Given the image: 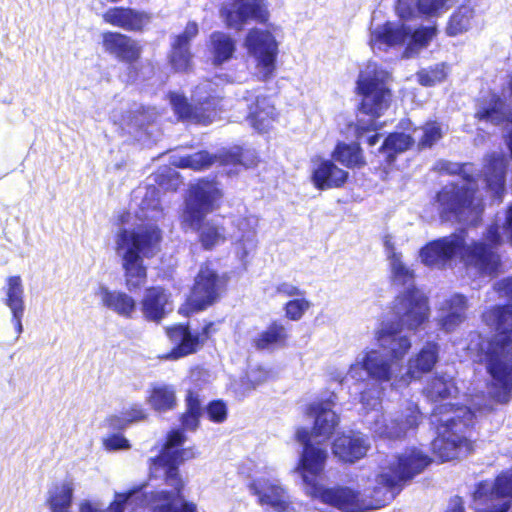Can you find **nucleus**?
Returning a JSON list of instances; mask_svg holds the SVG:
<instances>
[{
    "label": "nucleus",
    "mask_w": 512,
    "mask_h": 512,
    "mask_svg": "<svg viewBox=\"0 0 512 512\" xmlns=\"http://www.w3.org/2000/svg\"><path fill=\"white\" fill-rule=\"evenodd\" d=\"M334 398L335 395L331 394L328 399L314 401L308 407V415L315 418L314 427L311 433L304 428L296 432V439L304 449L295 471L302 478L304 493L312 499L345 512L378 509L395 497L405 481L421 473L431 459L418 448H408L381 466L380 472L374 479H368L361 491L348 487L324 488L321 480L327 451L315 447L314 443L320 444L329 439L338 424V417L332 410Z\"/></svg>",
    "instance_id": "f257e3e1"
},
{
    "label": "nucleus",
    "mask_w": 512,
    "mask_h": 512,
    "mask_svg": "<svg viewBox=\"0 0 512 512\" xmlns=\"http://www.w3.org/2000/svg\"><path fill=\"white\" fill-rule=\"evenodd\" d=\"M494 290L507 305L496 306L484 313L483 319L496 334L490 339L473 335L470 351H476L478 361L485 366L490 376L487 385L489 397L499 404L512 399V277L498 281Z\"/></svg>",
    "instance_id": "f03ea898"
},
{
    "label": "nucleus",
    "mask_w": 512,
    "mask_h": 512,
    "mask_svg": "<svg viewBox=\"0 0 512 512\" xmlns=\"http://www.w3.org/2000/svg\"><path fill=\"white\" fill-rule=\"evenodd\" d=\"M509 244L512 247V205L496 214L484 235V241H468L463 232L429 242L419 251L421 262L431 268H444L459 259L482 274L491 275L500 265L494 248Z\"/></svg>",
    "instance_id": "7ed1b4c3"
},
{
    "label": "nucleus",
    "mask_w": 512,
    "mask_h": 512,
    "mask_svg": "<svg viewBox=\"0 0 512 512\" xmlns=\"http://www.w3.org/2000/svg\"><path fill=\"white\" fill-rule=\"evenodd\" d=\"M159 191L147 187L139 205L136 228H120L115 235L114 250L120 260L125 286L132 292L142 288L147 281V268L143 257H152L159 249L161 231L154 224L163 218Z\"/></svg>",
    "instance_id": "20e7f679"
},
{
    "label": "nucleus",
    "mask_w": 512,
    "mask_h": 512,
    "mask_svg": "<svg viewBox=\"0 0 512 512\" xmlns=\"http://www.w3.org/2000/svg\"><path fill=\"white\" fill-rule=\"evenodd\" d=\"M404 328L400 321L383 320L375 332V339L386 353L373 348L362 350L349 366L347 376L357 382L370 378L379 384L390 383L395 389L407 386L403 364L411 340L401 335Z\"/></svg>",
    "instance_id": "39448f33"
},
{
    "label": "nucleus",
    "mask_w": 512,
    "mask_h": 512,
    "mask_svg": "<svg viewBox=\"0 0 512 512\" xmlns=\"http://www.w3.org/2000/svg\"><path fill=\"white\" fill-rule=\"evenodd\" d=\"M185 441L182 431H171L160 455L151 459L150 481L159 479L163 483L151 490L149 498L145 495L148 512H196V505L184 500V482L178 471L182 462L195 456L191 449H181Z\"/></svg>",
    "instance_id": "423d86ee"
},
{
    "label": "nucleus",
    "mask_w": 512,
    "mask_h": 512,
    "mask_svg": "<svg viewBox=\"0 0 512 512\" xmlns=\"http://www.w3.org/2000/svg\"><path fill=\"white\" fill-rule=\"evenodd\" d=\"M483 408L473 400L471 406H455L444 403L434 408L431 422L437 425V437L432 442V450L442 461L466 456L472 450L467 430L473 424L476 411Z\"/></svg>",
    "instance_id": "0eeeda50"
},
{
    "label": "nucleus",
    "mask_w": 512,
    "mask_h": 512,
    "mask_svg": "<svg viewBox=\"0 0 512 512\" xmlns=\"http://www.w3.org/2000/svg\"><path fill=\"white\" fill-rule=\"evenodd\" d=\"M223 194L214 181L201 180L192 185L181 214V225L185 229L198 231L199 241L206 250L223 245L226 240L225 228L205 217L218 206Z\"/></svg>",
    "instance_id": "6e6552de"
},
{
    "label": "nucleus",
    "mask_w": 512,
    "mask_h": 512,
    "mask_svg": "<svg viewBox=\"0 0 512 512\" xmlns=\"http://www.w3.org/2000/svg\"><path fill=\"white\" fill-rule=\"evenodd\" d=\"M435 25L414 27L409 19L388 20L383 23H371L368 45L373 53H388L405 46L403 58H412L426 49L436 37Z\"/></svg>",
    "instance_id": "1a4fd4ad"
},
{
    "label": "nucleus",
    "mask_w": 512,
    "mask_h": 512,
    "mask_svg": "<svg viewBox=\"0 0 512 512\" xmlns=\"http://www.w3.org/2000/svg\"><path fill=\"white\" fill-rule=\"evenodd\" d=\"M452 166L455 169L451 172L459 171L460 175L457 181L446 185L438 193V210L444 220L475 224L483 211V204L473 178L474 165Z\"/></svg>",
    "instance_id": "9d476101"
},
{
    "label": "nucleus",
    "mask_w": 512,
    "mask_h": 512,
    "mask_svg": "<svg viewBox=\"0 0 512 512\" xmlns=\"http://www.w3.org/2000/svg\"><path fill=\"white\" fill-rule=\"evenodd\" d=\"M390 74L375 62H367L360 70L357 79V93L362 97L360 111L373 118L367 125L363 120H358L355 126V135L363 139L369 131L380 128L375 122L389 108L391 91L388 87Z\"/></svg>",
    "instance_id": "9b49d317"
},
{
    "label": "nucleus",
    "mask_w": 512,
    "mask_h": 512,
    "mask_svg": "<svg viewBox=\"0 0 512 512\" xmlns=\"http://www.w3.org/2000/svg\"><path fill=\"white\" fill-rule=\"evenodd\" d=\"M388 262L393 284L404 287L395 298L392 311L405 329L416 330L429 318L428 300L414 286V271L402 261V256H393Z\"/></svg>",
    "instance_id": "f8f14e48"
},
{
    "label": "nucleus",
    "mask_w": 512,
    "mask_h": 512,
    "mask_svg": "<svg viewBox=\"0 0 512 512\" xmlns=\"http://www.w3.org/2000/svg\"><path fill=\"white\" fill-rule=\"evenodd\" d=\"M381 389L372 387L361 393L362 409L372 433L383 439H398L414 430L421 420L417 405L410 403L395 416L381 413Z\"/></svg>",
    "instance_id": "ddd939ff"
},
{
    "label": "nucleus",
    "mask_w": 512,
    "mask_h": 512,
    "mask_svg": "<svg viewBox=\"0 0 512 512\" xmlns=\"http://www.w3.org/2000/svg\"><path fill=\"white\" fill-rule=\"evenodd\" d=\"M279 33L275 26L250 29L243 41L254 76L261 81L274 77L279 55Z\"/></svg>",
    "instance_id": "4468645a"
},
{
    "label": "nucleus",
    "mask_w": 512,
    "mask_h": 512,
    "mask_svg": "<svg viewBox=\"0 0 512 512\" xmlns=\"http://www.w3.org/2000/svg\"><path fill=\"white\" fill-rule=\"evenodd\" d=\"M170 103L180 119L207 125L217 116L220 103L219 85L210 80L200 83L192 94V104L179 93L170 94Z\"/></svg>",
    "instance_id": "2eb2a0df"
},
{
    "label": "nucleus",
    "mask_w": 512,
    "mask_h": 512,
    "mask_svg": "<svg viewBox=\"0 0 512 512\" xmlns=\"http://www.w3.org/2000/svg\"><path fill=\"white\" fill-rule=\"evenodd\" d=\"M215 162H219L220 165L224 166L228 174H237L242 168H249L256 165L257 156L253 150H243L236 147L232 151L225 152L215 157L204 151L198 152L174 160L173 164L181 168L202 170L210 167Z\"/></svg>",
    "instance_id": "dca6fc26"
},
{
    "label": "nucleus",
    "mask_w": 512,
    "mask_h": 512,
    "mask_svg": "<svg viewBox=\"0 0 512 512\" xmlns=\"http://www.w3.org/2000/svg\"><path fill=\"white\" fill-rule=\"evenodd\" d=\"M272 469L258 468L250 484V490L257 496L258 503L274 512H288L290 496L279 480L271 475Z\"/></svg>",
    "instance_id": "f3484780"
},
{
    "label": "nucleus",
    "mask_w": 512,
    "mask_h": 512,
    "mask_svg": "<svg viewBox=\"0 0 512 512\" xmlns=\"http://www.w3.org/2000/svg\"><path fill=\"white\" fill-rule=\"evenodd\" d=\"M512 498V469L502 473L494 484L480 483L474 494L476 512H507Z\"/></svg>",
    "instance_id": "a211bd4d"
},
{
    "label": "nucleus",
    "mask_w": 512,
    "mask_h": 512,
    "mask_svg": "<svg viewBox=\"0 0 512 512\" xmlns=\"http://www.w3.org/2000/svg\"><path fill=\"white\" fill-rule=\"evenodd\" d=\"M150 487L154 485L145 484L126 492H116L106 510L100 500L83 499L78 504V512H141L145 510V495L150 497Z\"/></svg>",
    "instance_id": "6ab92c4d"
},
{
    "label": "nucleus",
    "mask_w": 512,
    "mask_h": 512,
    "mask_svg": "<svg viewBox=\"0 0 512 512\" xmlns=\"http://www.w3.org/2000/svg\"><path fill=\"white\" fill-rule=\"evenodd\" d=\"M222 281L209 262L203 263L195 276L191 294L186 307L191 311H200L212 305L220 296Z\"/></svg>",
    "instance_id": "aec40b11"
},
{
    "label": "nucleus",
    "mask_w": 512,
    "mask_h": 512,
    "mask_svg": "<svg viewBox=\"0 0 512 512\" xmlns=\"http://www.w3.org/2000/svg\"><path fill=\"white\" fill-rule=\"evenodd\" d=\"M231 244L235 257L243 264L256 250L259 219L253 214L239 216L232 221Z\"/></svg>",
    "instance_id": "412c9836"
},
{
    "label": "nucleus",
    "mask_w": 512,
    "mask_h": 512,
    "mask_svg": "<svg viewBox=\"0 0 512 512\" xmlns=\"http://www.w3.org/2000/svg\"><path fill=\"white\" fill-rule=\"evenodd\" d=\"M221 16L230 28L240 30L250 19L267 21L269 13L265 0H228L221 9Z\"/></svg>",
    "instance_id": "4be33fe9"
},
{
    "label": "nucleus",
    "mask_w": 512,
    "mask_h": 512,
    "mask_svg": "<svg viewBox=\"0 0 512 512\" xmlns=\"http://www.w3.org/2000/svg\"><path fill=\"white\" fill-rule=\"evenodd\" d=\"M455 0H397L394 11L401 19L412 20L423 16L427 19L438 18L445 14Z\"/></svg>",
    "instance_id": "5701e85b"
},
{
    "label": "nucleus",
    "mask_w": 512,
    "mask_h": 512,
    "mask_svg": "<svg viewBox=\"0 0 512 512\" xmlns=\"http://www.w3.org/2000/svg\"><path fill=\"white\" fill-rule=\"evenodd\" d=\"M166 334L175 346L169 353L160 356L164 360H177L196 352L206 336L205 330L202 333L191 331L184 325L168 327Z\"/></svg>",
    "instance_id": "b1692460"
},
{
    "label": "nucleus",
    "mask_w": 512,
    "mask_h": 512,
    "mask_svg": "<svg viewBox=\"0 0 512 512\" xmlns=\"http://www.w3.org/2000/svg\"><path fill=\"white\" fill-rule=\"evenodd\" d=\"M245 104L248 108L246 119L251 127L260 133L272 128L278 114L270 98L265 96L245 98Z\"/></svg>",
    "instance_id": "393cba45"
},
{
    "label": "nucleus",
    "mask_w": 512,
    "mask_h": 512,
    "mask_svg": "<svg viewBox=\"0 0 512 512\" xmlns=\"http://www.w3.org/2000/svg\"><path fill=\"white\" fill-rule=\"evenodd\" d=\"M102 44L105 52L126 63L135 62L141 54V47L135 40L118 32H104Z\"/></svg>",
    "instance_id": "a878e982"
},
{
    "label": "nucleus",
    "mask_w": 512,
    "mask_h": 512,
    "mask_svg": "<svg viewBox=\"0 0 512 512\" xmlns=\"http://www.w3.org/2000/svg\"><path fill=\"white\" fill-rule=\"evenodd\" d=\"M466 310V298L460 294H454L440 303L437 323L446 332L454 331L466 320Z\"/></svg>",
    "instance_id": "bb28decb"
},
{
    "label": "nucleus",
    "mask_w": 512,
    "mask_h": 512,
    "mask_svg": "<svg viewBox=\"0 0 512 512\" xmlns=\"http://www.w3.org/2000/svg\"><path fill=\"white\" fill-rule=\"evenodd\" d=\"M348 178V172L336 166L330 160L313 161L312 182L319 190L341 187Z\"/></svg>",
    "instance_id": "cd10ccee"
},
{
    "label": "nucleus",
    "mask_w": 512,
    "mask_h": 512,
    "mask_svg": "<svg viewBox=\"0 0 512 512\" xmlns=\"http://www.w3.org/2000/svg\"><path fill=\"white\" fill-rule=\"evenodd\" d=\"M102 19L105 23L127 31L141 30L149 22V16L131 8L111 7L107 9Z\"/></svg>",
    "instance_id": "c85d7f7f"
},
{
    "label": "nucleus",
    "mask_w": 512,
    "mask_h": 512,
    "mask_svg": "<svg viewBox=\"0 0 512 512\" xmlns=\"http://www.w3.org/2000/svg\"><path fill=\"white\" fill-rule=\"evenodd\" d=\"M95 296L103 307L124 318H132L136 311V301L123 291L111 290L105 285H99Z\"/></svg>",
    "instance_id": "c756f323"
},
{
    "label": "nucleus",
    "mask_w": 512,
    "mask_h": 512,
    "mask_svg": "<svg viewBox=\"0 0 512 512\" xmlns=\"http://www.w3.org/2000/svg\"><path fill=\"white\" fill-rule=\"evenodd\" d=\"M506 168L507 160L502 154L494 153L486 159L482 182L494 198L500 199L505 192Z\"/></svg>",
    "instance_id": "7c9ffc66"
},
{
    "label": "nucleus",
    "mask_w": 512,
    "mask_h": 512,
    "mask_svg": "<svg viewBox=\"0 0 512 512\" xmlns=\"http://www.w3.org/2000/svg\"><path fill=\"white\" fill-rule=\"evenodd\" d=\"M332 449L339 460L354 463L366 455L368 444L361 434L349 433L337 437Z\"/></svg>",
    "instance_id": "2f4dec72"
},
{
    "label": "nucleus",
    "mask_w": 512,
    "mask_h": 512,
    "mask_svg": "<svg viewBox=\"0 0 512 512\" xmlns=\"http://www.w3.org/2000/svg\"><path fill=\"white\" fill-rule=\"evenodd\" d=\"M197 34L198 25L195 22H189L183 33L175 37L170 63L176 71H186L190 68L192 55L189 51V42Z\"/></svg>",
    "instance_id": "473e14b6"
},
{
    "label": "nucleus",
    "mask_w": 512,
    "mask_h": 512,
    "mask_svg": "<svg viewBox=\"0 0 512 512\" xmlns=\"http://www.w3.org/2000/svg\"><path fill=\"white\" fill-rule=\"evenodd\" d=\"M439 347L436 343L429 342L408 361V367L404 371L407 377V385L414 379L421 377L423 373L429 372L438 361Z\"/></svg>",
    "instance_id": "72a5a7b5"
},
{
    "label": "nucleus",
    "mask_w": 512,
    "mask_h": 512,
    "mask_svg": "<svg viewBox=\"0 0 512 512\" xmlns=\"http://www.w3.org/2000/svg\"><path fill=\"white\" fill-rule=\"evenodd\" d=\"M142 312L146 319L160 321L170 310V295L160 287L146 290L141 302Z\"/></svg>",
    "instance_id": "f704fd0d"
},
{
    "label": "nucleus",
    "mask_w": 512,
    "mask_h": 512,
    "mask_svg": "<svg viewBox=\"0 0 512 512\" xmlns=\"http://www.w3.org/2000/svg\"><path fill=\"white\" fill-rule=\"evenodd\" d=\"M478 24L475 7L469 1L460 5L449 17L445 32L450 37L462 35Z\"/></svg>",
    "instance_id": "c9c22d12"
},
{
    "label": "nucleus",
    "mask_w": 512,
    "mask_h": 512,
    "mask_svg": "<svg viewBox=\"0 0 512 512\" xmlns=\"http://www.w3.org/2000/svg\"><path fill=\"white\" fill-rule=\"evenodd\" d=\"M74 493L72 479H63L53 483L47 492V505L51 512H69Z\"/></svg>",
    "instance_id": "e433bc0d"
},
{
    "label": "nucleus",
    "mask_w": 512,
    "mask_h": 512,
    "mask_svg": "<svg viewBox=\"0 0 512 512\" xmlns=\"http://www.w3.org/2000/svg\"><path fill=\"white\" fill-rule=\"evenodd\" d=\"M287 337L285 326L279 322H273L265 330L259 332L252 342L258 350H275L285 345Z\"/></svg>",
    "instance_id": "4c0bfd02"
},
{
    "label": "nucleus",
    "mask_w": 512,
    "mask_h": 512,
    "mask_svg": "<svg viewBox=\"0 0 512 512\" xmlns=\"http://www.w3.org/2000/svg\"><path fill=\"white\" fill-rule=\"evenodd\" d=\"M147 402L158 412L173 410L177 406L175 388L167 384L154 385L149 392Z\"/></svg>",
    "instance_id": "58836bf2"
},
{
    "label": "nucleus",
    "mask_w": 512,
    "mask_h": 512,
    "mask_svg": "<svg viewBox=\"0 0 512 512\" xmlns=\"http://www.w3.org/2000/svg\"><path fill=\"white\" fill-rule=\"evenodd\" d=\"M235 41L223 32H214L210 36V52L214 65L230 60L235 52Z\"/></svg>",
    "instance_id": "ea45409f"
},
{
    "label": "nucleus",
    "mask_w": 512,
    "mask_h": 512,
    "mask_svg": "<svg viewBox=\"0 0 512 512\" xmlns=\"http://www.w3.org/2000/svg\"><path fill=\"white\" fill-rule=\"evenodd\" d=\"M147 414L140 404H133L125 408L120 414L111 415L106 419V424L111 429L121 430L128 425L144 420Z\"/></svg>",
    "instance_id": "a19ab883"
},
{
    "label": "nucleus",
    "mask_w": 512,
    "mask_h": 512,
    "mask_svg": "<svg viewBox=\"0 0 512 512\" xmlns=\"http://www.w3.org/2000/svg\"><path fill=\"white\" fill-rule=\"evenodd\" d=\"M333 158L348 168L361 167L365 164L362 150L355 143H339L333 152Z\"/></svg>",
    "instance_id": "79ce46f5"
},
{
    "label": "nucleus",
    "mask_w": 512,
    "mask_h": 512,
    "mask_svg": "<svg viewBox=\"0 0 512 512\" xmlns=\"http://www.w3.org/2000/svg\"><path fill=\"white\" fill-rule=\"evenodd\" d=\"M5 304L11 312L25 311L24 287L20 276L7 278Z\"/></svg>",
    "instance_id": "37998d69"
},
{
    "label": "nucleus",
    "mask_w": 512,
    "mask_h": 512,
    "mask_svg": "<svg viewBox=\"0 0 512 512\" xmlns=\"http://www.w3.org/2000/svg\"><path fill=\"white\" fill-rule=\"evenodd\" d=\"M443 136L442 126L435 121L427 122L420 128L413 130V137L418 147L427 148L433 146Z\"/></svg>",
    "instance_id": "c03bdc74"
},
{
    "label": "nucleus",
    "mask_w": 512,
    "mask_h": 512,
    "mask_svg": "<svg viewBox=\"0 0 512 512\" xmlns=\"http://www.w3.org/2000/svg\"><path fill=\"white\" fill-rule=\"evenodd\" d=\"M413 143H415L413 136L405 133H392L385 139L380 151L386 155L388 161H392L395 154L404 152Z\"/></svg>",
    "instance_id": "a18cd8bd"
},
{
    "label": "nucleus",
    "mask_w": 512,
    "mask_h": 512,
    "mask_svg": "<svg viewBox=\"0 0 512 512\" xmlns=\"http://www.w3.org/2000/svg\"><path fill=\"white\" fill-rule=\"evenodd\" d=\"M273 378V373L263 366L250 367L246 374V380L242 382L241 386L235 387V391L244 395L258 386L268 382Z\"/></svg>",
    "instance_id": "49530a36"
},
{
    "label": "nucleus",
    "mask_w": 512,
    "mask_h": 512,
    "mask_svg": "<svg viewBox=\"0 0 512 512\" xmlns=\"http://www.w3.org/2000/svg\"><path fill=\"white\" fill-rule=\"evenodd\" d=\"M456 392L457 388L452 379L448 377H436L425 388L427 397L432 400L445 399Z\"/></svg>",
    "instance_id": "de8ad7c7"
},
{
    "label": "nucleus",
    "mask_w": 512,
    "mask_h": 512,
    "mask_svg": "<svg viewBox=\"0 0 512 512\" xmlns=\"http://www.w3.org/2000/svg\"><path fill=\"white\" fill-rule=\"evenodd\" d=\"M154 112L148 109L147 111L139 112L137 115H132L131 113L127 115H122L117 111H114L111 114V119L115 124H118L122 129L129 128L131 126L142 127L145 123H149L154 121L153 118Z\"/></svg>",
    "instance_id": "09e8293b"
},
{
    "label": "nucleus",
    "mask_w": 512,
    "mask_h": 512,
    "mask_svg": "<svg viewBox=\"0 0 512 512\" xmlns=\"http://www.w3.org/2000/svg\"><path fill=\"white\" fill-rule=\"evenodd\" d=\"M449 73V67L445 63L436 64L429 69H422L417 73L418 82L423 86H434L443 82Z\"/></svg>",
    "instance_id": "8fccbe9b"
},
{
    "label": "nucleus",
    "mask_w": 512,
    "mask_h": 512,
    "mask_svg": "<svg viewBox=\"0 0 512 512\" xmlns=\"http://www.w3.org/2000/svg\"><path fill=\"white\" fill-rule=\"evenodd\" d=\"M187 411L182 417V424L188 430H195L199 424V417L201 415V405L198 395L189 391L187 398Z\"/></svg>",
    "instance_id": "3c124183"
},
{
    "label": "nucleus",
    "mask_w": 512,
    "mask_h": 512,
    "mask_svg": "<svg viewBox=\"0 0 512 512\" xmlns=\"http://www.w3.org/2000/svg\"><path fill=\"white\" fill-rule=\"evenodd\" d=\"M310 307V301L302 296H299L285 304V316L292 321H298L310 309Z\"/></svg>",
    "instance_id": "603ef678"
},
{
    "label": "nucleus",
    "mask_w": 512,
    "mask_h": 512,
    "mask_svg": "<svg viewBox=\"0 0 512 512\" xmlns=\"http://www.w3.org/2000/svg\"><path fill=\"white\" fill-rule=\"evenodd\" d=\"M154 181L163 189L177 190L181 181L178 173L168 167L161 169L154 178Z\"/></svg>",
    "instance_id": "864d4df0"
},
{
    "label": "nucleus",
    "mask_w": 512,
    "mask_h": 512,
    "mask_svg": "<svg viewBox=\"0 0 512 512\" xmlns=\"http://www.w3.org/2000/svg\"><path fill=\"white\" fill-rule=\"evenodd\" d=\"M103 446L107 451L128 450L130 443L121 434H112L103 439Z\"/></svg>",
    "instance_id": "5fc2aeb1"
},
{
    "label": "nucleus",
    "mask_w": 512,
    "mask_h": 512,
    "mask_svg": "<svg viewBox=\"0 0 512 512\" xmlns=\"http://www.w3.org/2000/svg\"><path fill=\"white\" fill-rule=\"evenodd\" d=\"M207 415L213 422L221 423L226 420L227 408L222 401H213L207 407Z\"/></svg>",
    "instance_id": "6e6d98bb"
},
{
    "label": "nucleus",
    "mask_w": 512,
    "mask_h": 512,
    "mask_svg": "<svg viewBox=\"0 0 512 512\" xmlns=\"http://www.w3.org/2000/svg\"><path fill=\"white\" fill-rule=\"evenodd\" d=\"M277 294L285 297H299L303 295V292L294 284L289 282H281L275 286Z\"/></svg>",
    "instance_id": "4d7b16f0"
},
{
    "label": "nucleus",
    "mask_w": 512,
    "mask_h": 512,
    "mask_svg": "<svg viewBox=\"0 0 512 512\" xmlns=\"http://www.w3.org/2000/svg\"><path fill=\"white\" fill-rule=\"evenodd\" d=\"M383 245L385 248V253L388 261L393 259V256H401L400 253L396 252L393 237L389 234H386L383 237Z\"/></svg>",
    "instance_id": "13d9d810"
},
{
    "label": "nucleus",
    "mask_w": 512,
    "mask_h": 512,
    "mask_svg": "<svg viewBox=\"0 0 512 512\" xmlns=\"http://www.w3.org/2000/svg\"><path fill=\"white\" fill-rule=\"evenodd\" d=\"M11 313L12 322L14 324L17 335L19 336L23 332L22 318L24 316V311H13Z\"/></svg>",
    "instance_id": "bf43d9fd"
},
{
    "label": "nucleus",
    "mask_w": 512,
    "mask_h": 512,
    "mask_svg": "<svg viewBox=\"0 0 512 512\" xmlns=\"http://www.w3.org/2000/svg\"><path fill=\"white\" fill-rule=\"evenodd\" d=\"M447 512H463V505L460 499H455L451 502L450 508Z\"/></svg>",
    "instance_id": "052dcab7"
},
{
    "label": "nucleus",
    "mask_w": 512,
    "mask_h": 512,
    "mask_svg": "<svg viewBox=\"0 0 512 512\" xmlns=\"http://www.w3.org/2000/svg\"><path fill=\"white\" fill-rule=\"evenodd\" d=\"M379 141V134H373L367 137V143L369 146H374Z\"/></svg>",
    "instance_id": "680f3d73"
},
{
    "label": "nucleus",
    "mask_w": 512,
    "mask_h": 512,
    "mask_svg": "<svg viewBox=\"0 0 512 512\" xmlns=\"http://www.w3.org/2000/svg\"><path fill=\"white\" fill-rule=\"evenodd\" d=\"M131 219H132V215L130 212H128L121 217V222L123 225H129L131 222Z\"/></svg>",
    "instance_id": "e2e57ef3"
},
{
    "label": "nucleus",
    "mask_w": 512,
    "mask_h": 512,
    "mask_svg": "<svg viewBox=\"0 0 512 512\" xmlns=\"http://www.w3.org/2000/svg\"><path fill=\"white\" fill-rule=\"evenodd\" d=\"M346 376L344 375H339L338 377H336V380L339 381L340 383H343L344 379H345Z\"/></svg>",
    "instance_id": "0e129e2a"
},
{
    "label": "nucleus",
    "mask_w": 512,
    "mask_h": 512,
    "mask_svg": "<svg viewBox=\"0 0 512 512\" xmlns=\"http://www.w3.org/2000/svg\"><path fill=\"white\" fill-rule=\"evenodd\" d=\"M185 310H186V307H182V308L180 309V312H181V313H185Z\"/></svg>",
    "instance_id": "69168bd1"
},
{
    "label": "nucleus",
    "mask_w": 512,
    "mask_h": 512,
    "mask_svg": "<svg viewBox=\"0 0 512 512\" xmlns=\"http://www.w3.org/2000/svg\"><path fill=\"white\" fill-rule=\"evenodd\" d=\"M137 194H138V195H141V194H142V191H141V190L137 191Z\"/></svg>",
    "instance_id": "338daca9"
}]
</instances>
